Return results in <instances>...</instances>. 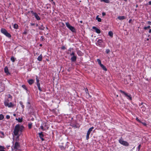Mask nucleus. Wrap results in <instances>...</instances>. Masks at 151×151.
Returning a JSON list of instances; mask_svg holds the SVG:
<instances>
[{"label":"nucleus","mask_w":151,"mask_h":151,"mask_svg":"<svg viewBox=\"0 0 151 151\" xmlns=\"http://www.w3.org/2000/svg\"><path fill=\"white\" fill-rule=\"evenodd\" d=\"M24 129V127L23 126L17 124L15 127L14 132H19V131L22 132L23 131Z\"/></svg>","instance_id":"1"},{"label":"nucleus","mask_w":151,"mask_h":151,"mask_svg":"<svg viewBox=\"0 0 151 151\" xmlns=\"http://www.w3.org/2000/svg\"><path fill=\"white\" fill-rule=\"evenodd\" d=\"M119 142L124 146L128 147L129 145V143L127 141L124 140L122 137H121L119 140Z\"/></svg>","instance_id":"2"},{"label":"nucleus","mask_w":151,"mask_h":151,"mask_svg":"<svg viewBox=\"0 0 151 151\" xmlns=\"http://www.w3.org/2000/svg\"><path fill=\"white\" fill-rule=\"evenodd\" d=\"M119 91L122 93L123 94L125 97H127V99L130 101H131L132 100V97L131 95L128 93L125 92V91H123L122 90H120Z\"/></svg>","instance_id":"3"},{"label":"nucleus","mask_w":151,"mask_h":151,"mask_svg":"<svg viewBox=\"0 0 151 151\" xmlns=\"http://www.w3.org/2000/svg\"><path fill=\"white\" fill-rule=\"evenodd\" d=\"M65 24L66 26L72 32H75L76 31V29L74 27L71 26L68 22H66Z\"/></svg>","instance_id":"4"},{"label":"nucleus","mask_w":151,"mask_h":151,"mask_svg":"<svg viewBox=\"0 0 151 151\" xmlns=\"http://www.w3.org/2000/svg\"><path fill=\"white\" fill-rule=\"evenodd\" d=\"M1 32L2 34H4L6 36L8 37H11V35L7 31L6 29L4 28H1Z\"/></svg>","instance_id":"5"},{"label":"nucleus","mask_w":151,"mask_h":151,"mask_svg":"<svg viewBox=\"0 0 151 151\" xmlns=\"http://www.w3.org/2000/svg\"><path fill=\"white\" fill-rule=\"evenodd\" d=\"M13 138L15 139L16 141L19 140V133H12Z\"/></svg>","instance_id":"6"},{"label":"nucleus","mask_w":151,"mask_h":151,"mask_svg":"<svg viewBox=\"0 0 151 151\" xmlns=\"http://www.w3.org/2000/svg\"><path fill=\"white\" fill-rule=\"evenodd\" d=\"M36 81H37V85L38 88V89L40 91H41L42 90L41 88L40 87V85L39 83V80L38 78L37 77H36Z\"/></svg>","instance_id":"7"},{"label":"nucleus","mask_w":151,"mask_h":151,"mask_svg":"<svg viewBox=\"0 0 151 151\" xmlns=\"http://www.w3.org/2000/svg\"><path fill=\"white\" fill-rule=\"evenodd\" d=\"M40 128L42 131H45L47 129V126L46 125V124L45 123L41 126Z\"/></svg>","instance_id":"8"},{"label":"nucleus","mask_w":151,"mask_h":151,"mask_svg":"<svg viewBox=\"0 0 151 151\" xmlns=\"http://www.w3.org/2000/svg\"><path fill=\"white\" fill-rule=\"evenodd\" d=\"M31 12L32 14H33V15L35 16L36 19L37 20H39L40 19V17L37 13L34 12L33 11H31Z\"/></svg>","instance_id":"9"},{"label":"nucleus","mask_w":151,"mask_h":151,"mask_svg":"<svg viewBox=\"0 0 151 151\" xmlns=\"http://www.w3.org/2000/svg\"><path fill=\"white\" fill-rule=\"evenodd\" d=\"M4 89V85L2 84V81L0 79V92L2 91Z\"/></svg>","instance_id":"10"},{"label":"nucleus","mask_w":151,"mask_h":151,"mask_svg":"<svg viewBox=\"0 0 151 151\" xmlns=\"http://www.w3.org/2000/svg\"><path fill=\"white\" fill-rule=\"evenodd\" d=\"M92 28L94 29L96 32L98 34H99L101 33V30L97 28L96 27L93 26L92 27Z\"/></svg>","instance_id":"11"},{"label":"nucleus","mask_w":151,"mask_h":151,"mask_svg":"<svg viewBox=\"0 0 151 151\" xmlns=\"http://www.w3.org/2000/svg\"><path fill=\"white\" fill-rule=\"evenodd\" d=\"M19 147V143L16 142H15L14 145V149H17Z\"/></svg>","instance_id":"12"},{"label":"nucleus","mask_w":151,"mask_h":151,"mask_svg":"<svg viewBox=\"0 0 151 151\" xmlns=\"http://www.w3.org/2000/svg\"><path fill=\"white\" fill-rule=\"evenodd\" d=\"M4 70L5 73H6V75H9L10 74V73L9 72L8 69L7 67L6 66L4 68Z\"/></svg>","instance_id":"13"},{"label":"nucleus","mask_w":151,"mask_h":151,"mask_svg":"<svg viewBox=\"0 0 151 151\" xmlns=\"http://www.w3.org/2000/svg\"><path fill=\"white\" fill-rule=\"evenodd\" d=\"M77 59V56L76 55V56H72L70 60L72 62H75L76 61V60Z\"/></svg>","instance_id":"14"},{"label":"nucleus","mask_w":151,"mask_h":151,"mask_svg":"<svg viewBox=\"0 0 151 151\" xmlns=\"http://www.w3.org/2000/svg\"><path fill=\"white\" fill-rule=\"evenodd\" d=\"M5 106L9 108L13 107L14 106V104L12 102H10Z\"/></svg>","instance_id":"15"},{"label":"nucleus","mask_w":151,"mask_h":151,"mask_svg":"<svg viewBox=\"0 0 151 151\" xmlns=\"http://www.w3.org/2000/svg\"><path fill=\"white\" fill-rule=\"evenodd\" d=\"M62 143V145H61L60 144L59 146V147L60 148V149L61 150H64L65 149V146L63 145V143Z\"/></svg>","instance_id":"16"},{"label":"nucleus","mask_w":151,"mask_h":151,"mask_svg":"<svg viewBox=\"0 0 151 151\" xmlns=\"http://www.w3.org/2000/svg\"><path fill=\"white\" fill-rule=\"evenodd\" d=\"M42 133H39V136L42 139V141H43L44 140L43 138V135L42 134Z\"/></svg>","instance_id":"17"},{"label":"nucleus","mask_w":151,"mask_h":151,"mask_svg":"<svg viewBox=\"0 0 151 151\" xmlns=\"http://www.w3.org/2000/svg\"><path fill=\"white\" fill-rule=\"evenodd\" d=\"M117 18L120 20H123L125 19V17L124 16H119Z\"/></svg>","instance_id":"18"},{"label":"nucleus","mask_w":151,"mask_h":151,"mask_svg":"<svg viewBox=\"0 0 151 151\" xmlns=\"http://www.w3.org/2000/svg\"><path fill=\"white\" fill-rule=\"evenodd\" d=\"M101 68L104 71H106L107 70V69L103 65L101 64V65H100Z\"/></svg>","instance_id":"19"},{"label":"nucleus","mask_w":151,"mask_h":151,"mask_svg":"<svg viewBox=\"0 0 151 151\" xmlns=\"http://www.w3.org/2000/svg\"><path fill=\"white\" fill-rule=\"evenodd\" d=\"M77 54L79 56H82L83 55V53L80 50H78L77 52Z\"/></svg>","instance_id":"20"},{"label":"nucleus","mask_w":151,"mask_h":151,"mask_svg":"<svg viewBox=\"0 0 151 151\" xmlns=\"http://www.w3.org/2000/svg\"><path fill=\"white\" fill-rule=\"evenodd\" d=\"M34 82V81L33 79H30L28 81V83L30 85H32Z\"/></svg>","instance_id":"21"},{"label":"nucleus","mask_w":151,"mask_h":151,"mask_svg":"<svg viewBox=\"0 0 151 151\" xmlns=\"http://www.w3.org/2000/svg\"><path fill=\"white\" fill-rule=\"evenodd\" d=\"M70 53V55L72 57V56H76V55L75 54V53L74 52V51H72V52L71 53H69V52H68V54H69Z\"/></svg>","instance_id":"22"},{"label":"nucleus","mask_w":151,"mask_h":151,"mask_svg":"<svg viewBox=\"0 0 151 151\" xmlns=\"http://www.w3.org/2000/svg\"><path fill=\"white\" fill-rule=\"evenodd\" d=\"M16 120L18 121L19 122H21L22 121V118H16Z\"/></svg>","instance_id":"23"},{"label":"nucleus","mask_w":151,"mask_h":151,"mask_svg":"<svg viewBox=\"0 0 151 151\" xmlns=\"http://www.w3.org/2000/svg\"><path fill=\"white\" fill-rule=\"evenodd\" d=\"M97 42L99 45H101L103 42V41L101 39H99L97 41Z\"/></svg>","instance_id":"24"},{"label":"nucleus","mask_w":151,"mask_h":151,"mask_svg":"<svg viewBox=\"0 0 151 151\" xmlns=\"http://www.w3.org/2000/svg\"><path fill=\"white\" fill-rule=\"evenodd\" d=\"M9 101L8 99H6L5 100L4 102V105H6L8 104V103H9Z\"/></svg>","instance_id":"25"},{"label":"nucleus","mask_w":151,"mask_h":151,"mask_svg":"<svg viewBox=\"0 0 151 151\" xmlns=\"http://www.w3.org/2000/svg\"><path fill=\"white\" fill-rule=\"evenodd\" d=\"M42 55H39L37 58V60L39 61H41L42 60Z\"/></svg>","instance_id":"26"},{"label":"nucleus","mask_w":151,"mask_h":151,"mask_svg":"<svg viewBox=\"0 0 151 151\" xmlns=\"http://www.w3.org/2000/svg\"><path fill=\"white\" fill-rule=\"evenodd\" d=\"M99 16H97L96 18V19L99 22H101V18L98 17Z\"/></svg>","instance_id":"27"},{"label":"nucleus","mask_w":151,"mask_h":151,"mask_svg":"<svg viewBox=\"0 0 151 151\" xmlns=\"http://www.w3.org/2000/svg\"><path fill=\"white\" fill-rule=\"evenodd\" d=\"M109 35L111 37H113V33L112 31H109L108 33Z\"/></svg>","instance_id":"28"},{"label":"nucleus","mask_w":151,"mask_h":151,"mask_svg":"<svg viewBox=\"0 0 151 151\" xmlns=\"http://www.w3.org/2000/svg\"><path fill=\"white\" fill-rule=\"evenodd\" d=\"M141 109H142V111L144 112L146 110V107L144 106H143L142 107H141Z\"/></svg>","instance_id":"29"},{"label":"nucleus","mask_w":151,"mask_h":151,"mask_svg":"<svg viewBox=\"0 0 151 151\" xmlns=\"http://www.w3.org/2000/svg\"><path fill=\"white\" fill-rule=\"evenodd\" d=\"M32 123L31 122L29 123L28 124V127L29 129H31L32 127Z\"/></svg>","instance_id":"30"},{"label":"nucleus","mask_w":151,"mask_h":151,"mask_svg":"<svg viewBox=\"0 0 151 151\" xmlns=\"http://www.w3.org/2000/svg\"><path fill=\"white\" fill-rule=\"evenodd\" d=\"M10 59L13 62H14L15 61V60L16 59V58H15L13 56H12L11 57Z\"/></svg>","instance_id":"31"},{"label":"nucleus","mask_w":151,"mask_h":151,"mask_svg":"<svg viewBox=\"0 0 151 151\" xmlns=\"http://www.w3.org/2000/svg\"><path fill=\"white\" fill-rule=\"evenodd\" d=\"M97 61L98 62V64L100 65H101V64H102L101 63V61L100 59H97Z\"/></svg>","instance_id":"32"},{"label":"nucleus","mask_w":151,"mask_h":151,"mask_svg":"<svg viewBox=\"0 0 151 151\" xmlns=\"http://www.w3.org/2000/svg\"><path fill=\"white\" fill-rule=\"evenodd\" d=\"M94 129V127H91L89 128V129H88L87 132H91V131H92L93 130V129Z\"/></svg>","instance_id":"33"},{"label":"nucleus","mask_w":151,"mask_h":151,"mask_svg":"<svg viewBox=\"0 0 151 151\" xmlns=\"http://www.w3.org/2000/svg\"><path fill=\"white\" fill-rule=\"evenodd\" d=\"M90 133H87L86 139L87 140H88L89 139V136Z\"/></svg>","instance_id":"34"},{"label":"nucleus","mask_w":151,"mask_h":151,"mask_svg":"<svg viewBox=\"0 0 151 151\" xmlns=\"http://www.w3.org/2000/svg\"><path fill=\"white\" fill-rule=\"evenodd\" d=\"M4 118V116L2 114H0V120H2Z\"/></svg>","instance_id":"35"},{"label":"nucleus","mask_w":151,"mask_h":151,"mask_svg":"<svg viewBox=\"0 0 151 151\" xmlns=\"http://www.w3.org/2000/svg\"><path fill=\"white\" fill-rule=\"evenodd\" d=\"M19 103L21 105L22 108L23 109H24V105H23V103L22 101H20Z\"/></svg>","instance_id":"36"},{"label":"nucleus","mask_w":151,"mask_h":151,"mask_svg":"<svg viewBox=\"0 0 151 151\" xmlns=\"http://www.w3.org/2000/svg\"><path fill=\"white\" fill-rule=\"evenodd\" d=\"M14 27L16 29H17L18 27V25L17 24H14Z\"/></svg>","instance_id":"37"},{"label":"nucleus","mask_w":151,"mask_h":151,"mask_svg":"<svg viewBox=\"0 0 151 151\" xmlns=\"http://www.w3.org/2000/svg\"><path fill=\"white\" fill-rule=\"evenodd\" d=\"M4 136V133H0V137H3Z\"/></svg>","instance_id":"38"},{"label":"nucleus","mask_w":151,"mask_h":151,"mask_svg":"<svg viewBox=\"0 0 151 151\" xmlns=\"http://www.w3.org/2000/svg\"><path fill=\"white\" fill-rule=\"evenodd\" d=\"M150 27V26H148L147 27H144V29L145 30H146L148 29H149Z\"/></svg>","instance_id":"39"},{"label":"nucleus","mask_w":151,"mask_h":151,"mask_svg":"<svg viewBox=\"0 0 151 151\" xmlns=\"http://www.w3.org/2000/svg\"><path fill=\"white\" fill-rule=\"evenodd\" d=\"M140 123H142L145 126H147V124L145 122H142L141 121V122H140Z\"/></svg>","instance_id":"40"},{"label":"nucleus","mask_w":151,"mask_h":151,"mask_svg":"<svg viewBox=\"0 0 151 151\" xmlns=\"http://www.w3.org/2000/svg\"><path fill=\"white\" fill-rule=\"evenodd\" d=\"M141 147V145L140 144H139L137 147L138 151H139L140 150Z\"/></svg>","instance_id":"41"},{"label":"nucleus","mask_w":151,"mask_h":151,"mask_svg":"<svg viewBox=\"0 0 151 151\" xmlns=\"http://www.w3.org/2000/svg\"><path fill=\"white\" fill-rule=\"evenodd\" d=\"M110 52V50L109 49H107L106 50V53L108 54Z\"/></svg>","instance_id":"42"},{"label":"nucleus","mask_w":151,"mask_h":151,"mask_svg":"<svg viewBox=\"0 0 151 151\" xmlns=\"http://www.w3.org/2000/svg\"><path fill=\"white\" fill-rule=\"evenodd\" d=\"M61 49L62 50H65L66 49V47H65L64 46H63L62 47H61Z\"/></svg>","instance_id":"43"},{"label":"nucleus","mask_w":151,"mask_h":151,"mask_svg":"<svg viewBox=\"0 0 151 151\" xmlns=\"http://www.w3.org/2000/svg\"><path fill=\"white\" fill-rule=\"evenodd\" d=\"M22 87L24 88V89L27 90V87L26 86L24 85H23L22 86Z\"/></svg>","instance_id":"44"},{"label":"nucleus","mask_w":151,"mask_h":151,"mask_svg":"<svg viewBox=\"0 0 151 151\" xmlns=\"http://www.w3.org/2000/svg\"><path fill=\"white\" fill-rule=\"evenodd\" d=\"M104 2L106 3H109L110 2V1L109 0H104Z\"/></svg>","instance_id":"45"},{"label":"nucleus","mask_w":151,"mask_h":151,"mask_svg":"<svg viewBox=\"0 0 151 151\" xmlns=\"http://www.w3.org/2000/svg\"><path fill=\"white\" fill-rule=\"evenodd\" d=\"M85 91H86V93H87L88 94V95H89V94L88 93V89L87 88H86V89H85Z\"/></svg>","instance_id":"46"},{"label":"nucleus","mask_w":151,"mask_h":151,"mask_svg":"<svg viewBox=\"0 0 151 151\" xmlns=\"http://www.w3.org/2000/svg\"><path fill=\"white\" fill-rule=\"evenodd\" d=\"M68 51H70V52H71V51L72 52V51H74L73 49V48H69V49H68Z\"/></svg>","instance_id":"47"},{"label":"nucleus","mask_w":151,"mask_h":151,"mask_svg":"<svg viewBox=\"0 0 151 151\" xmlns=\"http://www.w3.org/2000/svg\"><path fill=\"white\" fill-rule=\"evenodd\" d=\"M136 119L137 122L139 123H140V122H141V121L137 117L136 118Z\"/></svg>","instance_id":"48"},{"label":"nucleus","mask_w":151,"mask_h":151,"mask_svg":"<svg viewBox=\"0 0 151 151\" xmlns=\"http://www.w3.org/2000/svg\"><path fill=\"white\" fill-rule=\"evenodd\" d=\"M10 118V116L9 115H7L6 116V118L7 119H9Z\"/></svg>","instance_id":"49"},{"label":"nucleus","mask_w":151,"mask_h":151,"mask_svg":"<svg viewBox=\"0 0 151 151\" xmlns=\"http://www.w3.org/2000/svg\"><path fill=\"white\" fill-rule=\"evenodd\" d=\"M8 97L9 98H11L12 99V96H11L10 94H9L8 95Z\"/></svg>","instance_id":"50"},{"label":"nucleus","mask_w":151,"mask_h":151,"mask_svg":"<svg viewBox=\"0 0 151 151\" xmlns=\"http://www.w3.org/2000/svg\"><path fill=\"white\" fill-rule=\"evenodd\" d=\"M106 15V14L105 12H103L102 13V15L103 16H105V15Z\"/></svg>","instance_id":"51"},{"label":"nucleus","mask_w":151,"mask_h":151,"mask_svg":"<svg viewBox=\"0 0 151 151\" xmlns=\"http://www.w3.org/2000/svg\"><path fill=\"white\" fill-rule=\"evenodd\" d=\"M4 148H0V151H5L4 150Z\"/></svg>","instance_id":"52"},{"label":"nucleus","mask_w":151,"mask_h":151,"mask_svg":"<svg viewBox=\"0 0 151 151\" xmlns=\"http://www.w3.org/2000/svg\"><path fill=\"white\" fill-rule=\"evenodd\" d=\"M49 1L51 2H52V3H53L54 4H55V3L54 2H53V0H49Z\"/></svg>","instance_id":"53"},{"label":"nucleus","mask_w":151,"mask_h":151,"mask_svg":"<svg viewBox=\"0 0 151 151\" xmlns=\"http://www.w3.org/2000/svg\"><path fill=\"white\" fill-rule=\"evenodd\" d=\"M74 127H76V128H78L79 127L78 125H77V124H76L74 125Z\"/></svg>","instance_id":"54"},{"label":"nucleus","mask_w":151,"mask_h":151,"mask_svg":"<svg viewBox=\"0 0 151 151\" xmlns=\"http://www.w3.org/2000/svg\"><path fill=\"white\" fill-rule=\"evenodd\" d=\"M147 23L151 25V21H148Z\"/></svg>","instance_id":"55"},{"label":"nucleus","mask_w":151,"mask_h":151,"mask_svg":"<svg viewBox=\"0 0 151 151\" xmlns=\"http://www.w3.org/2000/svg\"><path fill=\"white\" fill-rule=\"evenodd\" d=\"M132 21V20L131 19H130L129 20V23H131V22Z\"/></svg>","instance_id":"56"},{"label":"nucleus","mask_w":151,"mask_h":151,"mask_svg":"<svg viewBox=\"0 0 151 151\" xmlns=\"http://www.w3.org/2000/svg\"><path fill=\"white\" fill-rule=\"evenodd\" d=\"M148 4L149 5H151V1H149V2H148Z\"/></svg>","instance_id":"57"},{"label":"nucleus","mask_w":151,"mask_h":151,"mask_svg":"<svg viewBox=\"0 0 151 151\" xmlns=\"http://www.w3.org/2000/svg\"><path fill=\"white\" fill-rule=\"evenodd\" d=\"M30 24L31 26H34L35 25V23H31Z\"/></svg>","instance_id":"58"},{"label":"nucleus","mask_w":151,"mask_h":151,"mask_svg":"<svg viewBox=\"0 0 151 151\" xmlns=\"http://www.w3.org/2000/svg\"><path fill=\"white\" fill-rule=\"evenodd\" d=\"M0 148H4V147L3 146L0 145Z\"/></svg>","instance_id":"59"},{"label":"nucleus","mask_w":151,"mask_h":151,"mask_svg":"<svg viewBox=\"0 0 151 151\" xmlns=\"http://www.w3.org/2000/svg\"><path fill=\"white\" fill-rule=\"evenodd\" d=\"M149 33H151V29H150L149 31Z\"/></svg>","instance_id":"60"},{"label":"nucleus","mask_w":151,"mask_h":151,"mask_svg":"<svg viewBox=\"0 0 151 151\" xmlns=\"http://www.w3.org/2000/svg\"><path fill=\"white\" fill-rule=\"evenodd\" d=\"M80 22L81 23H83V22L82 21H81Z\"/></svg>","instance_id":"61"},{"label":"nucleus","mask_w":151,"mask_h":151,"mask_svg":"<svg viewBox=\"0 0 151 151\" xmlns=\"http://www.w3.org/2000/svg\"><path fill=\"white\" fill-rule=\"evenodd\" d=\"M13 115L14 116H15L16 115V114H14Z\"/></svg>","instance_id":"62"},{"label":"nucleus","mask_w":151,"mask_h":151,"mask_svg":"<svg viewBox=\"0 0 151 151\" xmlns=\"http://www.w3.org/2000/svg\"><path fill=\"white\" fill-rule=\"evenodd\" d=\"M147 41L149 40V38H147Z\"/></svg>","instance_id":"63"},{"label":"nucleus","mask_w":151,"mask_h":151,"mask_svg":"<svg viewBox=\"0 0 151 151\" xmlns=\"http://www.w3.org/2000/svg\"><path fill=\"white\" fill-rule=\"evenodd\" d=\"M27 103H28V104H30V103H29V102H27Z\"/></svg>","instance_id":"64"}]
</instances>
